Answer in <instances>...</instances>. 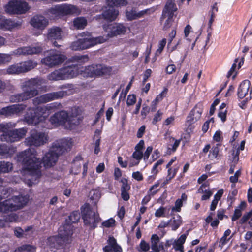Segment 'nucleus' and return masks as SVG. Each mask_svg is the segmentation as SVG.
I'll list each match as a JSON object with an SVG mask.
<instances>
[{"label":"nucleus","instance_id":"nucleus-1","mask_svg":"<svg viewBox=\"0 0 252 252\" xmlns=\"http://www.w3.org/2000/svg\"><path fill=\"white\" fill-rule=\"evenodd\" d=\"M17 160L22 163L24 172L27 171L35 179L40 178L41 161L36 157L35 150L28 149L20 152L17 156Z\"/></svg>","mask_w":252,"mask_h":252},{"label":"nucleus","instance_id":"nucleus-2","mask_svg":"<svg viewBox=\"0 0 252 252\" xmlns=\"http://www.w3.org/2000/svg\"><path fill=\"white\" fill-rule=\"evenodd\" d=\"M72 146L71 139L63 138L54 142L48 152L43 157L42 162L44 166L46 168L53 166L59 157L67 150H70Z\"/></svg>","mask_w":252,"mask_h":252},{"label":"nucleus","instance_id":"nucleus-3","mask_svg":"<svg viewBox=\"0 0 252 252\" xmlns=\"http://www.w3.org/2000/svg\"><path fill=\"white\" fill-rule=\"evenodd\" d=\"M82 76L86 78H96L104 77L108 78L112 72V67L104 64H92L83 67Z\"/></svg>","mask_w":252,"mask_h":252},{"label":"nucleus","instance_id":"nucleus-4","mask_svg":"<svg viewBox=\"0 0 252 252\" xmlns=\"http://www.w3.org/2000/svg\"><path fill=\"white\" fill-rule=\"evenodd\" d=\"M82 219L84 225L88 227L90 230L97 227L101 219L97 211H94L89 203H85L80 207Z\"/></svg>","mask_w":252,"mask_h":252},{"label":"nucleus","instance_id":"nucleus-5","mask_svg":"<svg viewBox=\"0 0 252 252\" xmlns=\"http://www.w3.org/2000/svg\"><path fill=\"white\" fill-rule=\"evenodd\" d=\"M11 126H9L6 127L4 133H2L0 136L1 140L8 143H14L18 142L22 139L27 133V128L26 127L13 129L16 126L14 123L10 122Z\"/></svg>","mask_w":252,"mask_h":252},{"label":"nucleus","instance_id":"nucleus-6","mask_svg":"<svg viewBox=\"0 0 252 252\" xmlns=\"http://www.w3.org/2000/svg\"><path fill=\"white\" fill-rule=\"evenodd\" d=\"M106 39L103 36L96 37H84L72 42L70 46L71 50L80 51L89 49L97 44L104 43Z\"/></svg>","mask_w":252,"mask_h":252},{"label":"nucleus","instance_id":"nucleus-7","mask_svg":"<svg viewBox=\"0 0 252 252\" xmlns=\"http://www.w3.org/2000/svg\"><path fill=\"white\" fill-rule=\"evenodd\" d=\"M37 63L32 60L21 61L9 65L5 70L6 74L8 75H19L25 73L34 69Z\"/></svg>","mask_w":252,"mask_h":252},{"label":"nucleus","instance_id":"nucleus-8","mask_svg":"<svg viewBox=\"0 0 252 252\" xmlns=\"http://www.w3.org/2000/svg\"><path fill=\"white\" fill-rule=\"evenodd\" d=\"M26 203L27 201L25 200L24 197L13 196L11 198L0 202V213L17 211L23 208Z\"/></svg>","mask_w":252,"mask_h":252},{"label":"nucleus","instance_id":"nucleus-9","mask_svg":"<svg viewBox=\"0 0 252 252\" xmlns=\"http://www.w3.org/2000/svg\"><path fill=\"white\" fill-rule=\"evenodd\" d=\"M175 2V0H167L162 10L160 19V21L161 22L164 19L167 18L163 27V30L164 31L168 30L171 27L174 21V12L177 10Z\"/></svg>","mask_w":252,"mask_h":252},{"label":"nucleus","instance_id":"nucleus-10","mask_svg":"<svg viewBox=\"0 0 252 252\" xmlns=\"http://www.w3.org/2000/svg\"><path fill=\"white\" fill-rule=\"evenodd\" d=\"M106 3L108 8L103 12L102 15L105 20L112 22L116 19L119 14V11L115 7L126 6L127 1V0H106Z\"/></svg>","mask_w":252,"mask_h":252},{"label":"nucleus","instance_id":"nucleus-11","mask_svg":"<svg viewBox=\"0 0 252 252\" xmlns=\"http://www.w3.org/2000/svg\"><path fill=\"white\" fill-rule=\"evenodd\" d=\"M67 59L66 56L56 50H50L47 55L41 60V63L49 68L58 66Z\"/></svg>","mask_w":252,"mask_h":252},{"label":"nucleus","instance_id":"nucleus-12","mask_svg":"<svg viewBox=\"0 0 252 252\" xmlns=\"http://www.w3.org/2000/svg\"><path fill=\"white\" fill-rule=\"evenodd\" d=\"M30 9L27 2L21 0H11L4 6V10L9 14H25Z\"/></svg>","mask_w":252,"mask_h":252},{"label":"nucleus","instance_id":"nucleus-13","mask_svg":"<svg viewBox=\"0 0 252 252\" xmlns=\"http://www.w3.org/2000/svg\"><path fill=\"white\" fill-rule=\"evenodd\" d=\"M43 119V117L39 107H30L28 108L24 116V121L28 125L36 126Z\"/></svg>","mask_w":252,"mask_h":252},{"label":"nucleus","instance_id":"nucleus-14","mask_svg":"<svg viewBox=\"0 0 252 252\" xmlns=\"http://www.w3.org/2000/svg\"><path fill=\"white\" fill-rule=\"evenodd\" d=\"M66 94V92L63 91L46 93L34 97L32 99V103L34 106H37L41 104L63 98Z\"/></svg>","mask_w":252,"mask_h":252},{"label":"nucleus","instance_id":"nucleus-15","mask_svg":"<svg viewBox=\"0 0 252 252\" xmlns=\"http://www.w3.org/2000/svg\"><path fill=\"white\" fill-rule=\"evenodd\" d=\"M42 84L41 79L33 78L26 80L22 83L21 88L24 92H32L30 98H33L38 94L37 88Z\"/></svg>","mask_w":252,"mask_h":252},{"label":"nucleus","instance_id":"nucleus-16","mask_svg":"<svg viewBox=\"0 0 252 252\" xmlns=\"http://www.w3.org/2000/svg\"><path fill=\"white\" fill-rule=\"evenodd\" d=\"M47 140V137L44 133L32 130L31 131L30 135L26 138V142L30 146L38 147L43 145Z\"/></svg>","mask_w":252,"mask_h":252},{"label":"nucleus","instance_id":"nucleus-17","mask_svg":"<svg viewBox=\"0 0 252 252\" xmlns=\"http://www.w3.org/2000/svg\"><path fill=\"white\" fill-rule=\"evenodd\" d=\"M76 10L75 6L62 4L56 5L49 9V12L56 17H60L74 14Z\"/></svg>","mask_w":252,"mask_h":252},{"label":"nucleus","instance_id":"nucleus-18","mask_svg":"<svg viewBox=\"0 0 252 252\" xmlns=\"http://www.w3.org/2000/svg\"><path fill=\"white\" fill-rule=\"evenodd\" d=\"M43 51V47L37 43L35 46H28L19 47L17 49L12 51V54L16 56H27L34 54H40Z\"/></svg>","mask_w":252,"mask_h":252},{"label":"nucleus","instance_id":"nucleus-19","mask_svg":"<svg viewBox=\"0 0 252 252\" xmlns=\"http://www.w3.org/2000/svg\"><path fill=\"white\" fill-rule=\"evenodd\" d=\"M203 111V105L202 102L197 103L190 111L187 117L186 125L189 128L192 125L198 121L201 117Z\"/></svg>","mask_w":252,"mask_h":252},{"label":"nucleus","instance_id":"nucleus-20","mask_svg":"<svg viewBox=\"0 0 252 252\" xmlns=\"http://www.w3.org/2000/svg\"><path fill=\"white\" fill-rule=\"evenodd\" d=\"M72 234V226L70 224H66L60 227L58 236L50 237L48 240L54 242L57 241L58 238H60L63 243H67Z\"/></svg>","mask_w":252,"mask_h":252},{"label":"nucleus","instance_id":"nucleus-21","mask_svg":"<svg viewBox=\"0 0 252 252\" xmlns=\"http://www.w3.org/2000/svg\"><path fill=\"white\" fill-rule=\"evenodd\" d=\"M26 107L24 104H16L3 107L0 109V116L9 117L17 115L25 110Z\"/></svg>","mask_w":252,"mask_h":252},{"label":"nucleus","instance_id":"nucleus-22","mask_svg":"<svg viewBox=\"0 0 252 252\" xmlns=\"http://www.w3.org/2000/svg\"><path fill=\"white\" fill-rule=\"evenodd\" d=\"M83 66L75 64L61 68L63 79H68L76 77L78 75H82Z\"/></svg>","mask_w":252,"mask_h":252},{"label":"nucleus","instance_id":"nucleus-23","mask_svg":"<svg viewBox=\"0 0 252 252\" xmlns=\"http://www.w3.org/2000/svg\"><path fill=\"white\" fill-rule=\"evenodd\" d=\"M68 121V113L64 110L56 112L50 118L51 123L56 126H63Z\"/></svg>","mask_w":252,"mask_h":252},{"label":"nucleus","instance_id":"nucleus-24","mask_svg":"<svg viewBox=\"0 0 252 252\" xmlns=\"http://www.w3.org/2000/svg\"><path fill=\"white\" fill-rule=\"evenodd\" d=\"M48 21L42 15H35L31 20L30 24L33 27L43 30L48 25Z\"/></svg>","mask_w":252,"mask_h":252},{"label":"nucleus","instance_id":"nucleus-25","mask_svg":"<svg viewBox=\"0 0 252 252\" xmlns=\"http://www.w3.org/2000/svg\"><path fill=\"white\" fill-rule=\"evenodd\" d=\"M109 29L111 30L107 36L109 37H113L120 34H124L126 32V29L122 24L110 25Z\"/></svg>","mask_w":252,"mask_h":252},{"label":"nucleus","instance_id":"nucleus-26","mask_svg":"<svg viewBox=\"0 0 252 252\" xmlns=\"http://www.w3.org/2000/svg\"><path fill=\"white\" fill-rule=\"evenodd\" d=\"M16 151V148L8 146L5 144H0V158L11 157Z\"/></svg>","mask_w":252,"mask_h":252},{"label":"nucleus","instance_id":"nucleus-27","mask_svg":"<svg viewBox=\"0 0 252 252\" xmlns=\"http://www.w3.org/2000/svg\"><path fill=\"white\" fill-rule=\"evenodd\" d=\"M150 9H146L137 13L135 9L126 11V16L128 21H132L143 17L144 15L150 14Z\"/></svg>","mask_w":252,"mask_h":252},{"label":"nucleus","instance_id":"nucleus-28","mask_svg":"<svg viewBox=\"0 0 252 252\" xmlns=\"http://www.w3.org/2000/svg\"><path fill=\"white\" fill-rule=\"evenodd\" d=\"M32 92H24L18 93L11 95L9 97L10 102L11 103L20 102L26 101L30 98Z\"/></svg>","mask_w":252,"mask_h":252},{"label":"nucleus","instance_id":"nucleus-29","mask_svg":"<svg viewBox=\"0 0 252 252\" xmlns=\"http://www.w3.org/2000/svg\"><path fill=\"white\" fill-rule=\"evenodd\" d=\"M250 86V82L247 80H244L240 83L237 90V95L240 99H243L247 94Z\"/></svg>","mask_w":252,"mask_h":252},{"label":"nucleus","instance_id":"nucleus-30","mask_svg":"<svg viewBox=\"0 0 252 252\" xmlns=\"http://www.w3.org/2000/svg\"><path fill=\"white\" fill-rule=\"evenodd\" d=\"M181 140L182 139H175V138L174 137H170V143L173 142V143L167 144L166 154L168 155H170L174 153L176 151L177 148H178Z\"/></svg>","mask_w":252,"mask_h":252},{"label":"nucleus","instance_id":"nucleus-31","mask_svg":"<svg viewBox=\"0 0 252 252\" xmlns=\"http://www.w3.org/2000/svg\"><path fill=\"white\" fill-rule=\"evenodd\" d=\"M62 30L58 27L51 28L48 31L47 35L49 40H56L61 39Z\"/></svg>","mask_w":252,"mask_h":252},{"label":"nucleus","instance_id":"nucleus-32","mask_svg":"<svg viewBox=\"0 0 252 252\" xmlns=\"http://www.w3.org/2000/svg\"><path fill=\"white\" fill-rule=\"evenodd\" d=\"M15 27V23L10 19H3L2 17L0 20V29L10 30Z\"/></svg>","mask_w":252,"mask_h":252},{"label":"nucleus","instance_id":"nucleus-33","mask_svg":"<svg viewBox=\"0 0 252 252\" xmlns=\"http://www.w3.org/2000/svg\"><path fill=\"white\" fill-rule=\"evenodd\" d=\"M89 59V58L88 55H79L72 56L69 59V61L72 63L77 62L80 64H84L88 62Z\"/></svg>","mask_w":252,"mask_h":252},{"label":"nucleus","instance_id":"nucleus-34","mask_svg":"<svg viewBox=\"0 0 252 252\" xmlns=\"http://www.w3.org/2000/svg\"><path fill=\"white\" fill-rule=\"evenodd\" d=\"M108 245L113 248L114 252H122V248L117 243L116 239L113 236H110L107 240Z\"/></svg>","mask_w":252,"mask_h":252},{"label":"nucleus","instance_id":"nucleus-35","mask_svg":"<svg viewBox=\"0 0 252 252\" xmlns=\"http://www.w3.org/2000/svg\"><path fill=\"white\" fill-rule=\"evenodd\" d=\"M171 222V226L172 230L173 231L176 230L182 224V220L181 217L177 215L176 217H173L172 219L169 220Z\"/></svg>","mask_w":252,"mask_h":252},{"label":"nucleus","instance_id":"nucleus-36","mask_svg":"<svg viewBox=\"0 0 252 252\" xmlns=\"http://www.w3.org/2000/svg\"><path fill=\"white\" fill-rule=\"evenodd\" d=\"M79 210H75L72 212L68 216V220H67L68 223L71 225L72 223H77L80 219L81 214Z\"/></svg>","mask_w":252,"mask_h":252},{"label":"nucleus","instance_id":"nucleus-37","mask_svg":"<svg viewBox=\"0 0 252 252\" xmlns=\"http://www.w3.org/2000/svg\"><path fill=\"white\" fill-rule=\"evenodd\" d=\"M13 169V164L10 162L0 161V174L8 173Z\"/></svg>","mask_w":252,"mask_h":252},{"label":"nucleus","instance_id":"nucleus-38","mask_svg":"<svg viewBox=\"0 0 252 252\" xmlns=\"http://www.w3.org/2000/svg\"><path fill=\"white\" fill-rule=\"evenodd\" d=\"M73 25L77 29H83L87 25V21L84 17H78L74 20Z\"/></svg>","mask_w":252,"mask_h":252},{"label":"nucleus","instance_id":"nucleus-39","mask_svg":"<svg viewBox=\"0 0 252 252\" xmlns=\"http://www.w3.org/2000/svg\"><path fill=\"white\" fill-rule=\"evenodd\" d=\"M48 79L51 81H58L60 80H64L62 72L61 69L56 70L51 72L48 76Z\"/></svg>","mask_w":252,"mask_h":252},{"label":"nucleus","instance_id":"nucleus-40","mask_svg":"<svg viewBox=\"0 0 252 252\" xmlns=\"http://www.w3.org/2000/svg\"><path fill=\"white\" fill-rule=\"evenodd\" d=\"M35 248L30 244H24L17 248L14 252H31Z\"/></svg>","mask_w":252,"mask_h":252},{"label":"nucleus","instance_id":"nucleus-41","mask_svg":"<svg viewBox=\"0 0 252 252\" xmlns=\"http://www.w3.org/2000/svg\"><path fill=\"white\" fill-rule=\"evenodd\" d=\"M231 232V231L229 229H228L225 231L223 235L220 240L219 247H222L229 241V240L230 239V238L227 239V237L230 234Z\"/></svg>","mask_w":252,"mask_h":252},{"label":"nucleus","instance_id":"nucleus-42","mask_svg":"<svg viewBox=\"0 0 252 252\" xmlns=\"http://www.w3.org/2000/svg\"><path fill=\"white\" fill-rule=\"evenodd\" d=\"M12 51L10 54L0 53V65L10 62L12 60Z\"/></svg>","mask_w":252,"mask_h":252},{"label":"nucleus","instance_id":"nucleus-43","mask_svg":"<svg viewBox=\"0 0 252 252\" xmlns=\"http://www.w3.org/2000/svg\"><path fill=\"white\" fill-rule=\"evenodd\" d=\"M90 199L92 200H97L101 196V193L99 189H92L89 193Z\"/></svg>","mask_w":252,"mask_h":252},{"label":"nucleus","instance_id":"nucleus-44","mask_svg":"<svg viewBox=\"0 0 252 252\" xmlns=\"http://www.w3.org/2000/svg\"><path fill=\"white\" fill-rule=\"evenodd\" d=\"M217 144L215 146H213L211 150L210 151L209 157L211 159L216 158L218 157L219 152V148Z\"/></svg>","mask_w":252,"mask_h":252},{"label":"nucleus","instance_id":"nucleus-45","mask_svg":"<svg viewBox=\"0 0 252 252\" xmlns=\"http://www.w3.org/2000/svg\"><path fill=\"white\" fill-rule=\"evenodd\" d=\"M164 162V160L163 159H160L158 160L157 162H156L152 169L151 173L157 175V174L159 172V170L158 169V167L159 165H161Z\"/></svg>","mask_w":252,"mask_h":252},{"label":"nucleus","instance_id":"nucleus-46","mask_svg":"<svg viewBox=\"0 0 252 252\" xmlns=\"http://www.w3.org/2000/svg\"><path fill=\"white\" fill-rule=\"evenodd\" d=\"M163 114V113L160 110H158L154 116L152 121V124L156 125L158 122L160 121L162 119Z\"/></svg>","mask_w":252,"mask_h":252},{"label":"nucleus","instance_id":"nucleus-47","mask_svg":"<svg viewBox=\"0 0 252 252\" xmlns=\"http://www.w3.org/2000/svg\"><path fill=\"white\" fill-rule=\"evenodd\" d=\"M168 89L167 88H164L163 90L158 94V95L156 98L153 100L156 103H158L160 101L162 100L163 98L166 96L167 93Z\"/></svg>","mask_w":252,"mask_h":252},{"label":"nucleus","instance_id":"nucleus-48","mask_svg":"<svg viewBox=\"0 0 252 252\" xmlns=\"http://www.w3.org/2000/svg\"><path fill=\"white\" fill-rule=\"evenodd\" d=\"M136 101V96L134 94H129L126 100V104L128 106L134 105Z\"/></svg>","mask_w":252,"mask_h":252},{"label":"nucleus","instance_id":"nucleus-49","mask_svg":"<svg viewBox=\"0 0 252 252\" xmlns=\"http://www.w3.org/2000/svg\"><path fill=\"white\" fill-rule=\"evenodd\" d=\"M139 252H147L150 249L149 244L147 243L145 240H142L140 243Z\"/></svg>","mask_w":252,"mask_h":252},{"label":"nucleus","instance_id":"nucleus-50","mask_svg":"<svg viewBox=\"0 0 252 252\" xmlns=\"http://www.w3.org/2000/svg\"><path fill=\"white\" fill-rule=\"evenodd\" d=\"M179 167L178 166L176 168H174L173 169H172V168H169L168 169L167 173H168V177L169 178V180H171L173 179L175 175H176L178 170H179Z\"/></svg>","mask_w":252,"mask_h":252},{"label":"nucleus","instance_id":"nucleus-51","mask_svg":"<svg viewBox=\"0 0 252 252\" xmlns=\"http://www.w3.org/2000/svg\"><path fill=\"white\" fill-rule=\"evenodd\" d=\"M115 223V220L113 218H110L106 220H105L102 223V225L103 227H106V228H110L111 227H112L113 225H114Z\"/></svg>","mask_w":252,"mask_h":252},{"label":"nucleus","instance_id":"nucleus-52","mask_svg":"<svg viewBox=\"0 0 252 252\" xmlns=\"http://www.w3.org/2000/svg\"><path fill=\"white\" fill-rule=\"evenodd\" d=\"M122 185L121 187V191H128L130 189V186L127 183V180L124 179L121 180Z\"/></svg>","mask_w":252,"mask_h":252},{"label":"nucleus","instance_id":"nucleus-53","mask_svg":"<svg viewBox=\"0 0 252 252\" xmlns=\"http://www.w3.org/2000/svg\"><path fill=\"white\" fill-rule=\"evenodd\" d=\"M252 216V212L251 211L245 214L240 220V224H242L246 223Z\"/></svg>","mask_w":252,"mask_h":252},{"label":"nucleus","instance_id":"nucleus-54","mask_svg":"<svg viewBox=\"0 0 252 252\" xmlns=\"http://www.w3.org/2000/svg\"><path fill=\"white\" fill-rule=\"evenodd\" d=\"M165 208L163 206H161L156 211L155 213V215L156 217L158 218L165 217Z\"/></svg>","mask_w":252,"mask_h":252},{"label":"nucleus","instance_id":"nucleus-55","mask_svg":"<svg viewBox=\"0 0 252 252\" xmlns=\"http://www.w3.org/2000/svg\"><path fill=\"white\" fill-rule=\"evenodd\" d=\"M238 61H239L238 58H236L234 60V63L232 65L231 67L230 68V70H229V71L227 73V78H229L231 76H232L233 73L235 71V69H236V68L237 66L236 63L238 62Z\"/></svg>","mask_w":252,"mask_h":252},{"label":"nucleus","instance_id":"nucleus-56","mask_svg":"<svg viewBox=\"0 0 252 252\" xmlns=\"http://www.w3.org/2000/svg\"><path fill=\"white\" fill-rule=\"evenodd\" d=\"M242 215V211L240 209L236 208L234 213L232 217L231 220L232 221L237 220Z\"/></svg>","mask_w":252,"mask_h":252},{"label":"nucleus","instance_id":"nucleus-57","mask_svg":"<svg viewBox=\"0 0 252 252\" xmlns=\"http://www.w3.org/2000/svg\"><path fill=\"white\" fill-rule=\"evenodd\" d=\"M166 39L165 38H163L161 41H160V42L158 43V48L157 50V53L160 54L162 52L163 49L164 48L166 45Z\"/></svg>","mask_w":252,"mask_h":252},{"label":"nucleus","instance_id":"nucleus-58","mask_svg":"<svg viewBox=\"0 0 252 252\" xmlns=\"http://www.w3.org/2000/svg\"><path fill=\"white\" fill-rule=\"evenodd\" d=\"M132 177L137 181H141L143 180V176L139 171L133 172Z\"/></svg>","mask_w":252,"mask_h":252},{"label":"nucleus","instance_id":"nucleus-59","mask_svg":"<svg viewBox=\"0 0 252 252\" xmlns=\"http://www.w3.org/2000/svg\"><path fill=\"white\" fill-rule=\"evenodd\" d=\"M150 108L147 105L144 104L142 107V109L141 112V115L143 119H145L147 114L149 113Z\"/></svg>","mask_w":252,"mask_h":252},{"label":"nucleus","instance_id":"nucleus-60","mask_svg":"<svg viewBox=\"0 0 252 252\" xmlns=\"http://www.w3.org/2000/svg\"><path fill=\"white\" fill-rule=\"evenodd\" d=\"M227 110H219V112L218 114V116L220 118L221 121L224 123L226 121V115H227Z\"/></svg>","mask_w":252,"mask_h":252},{"label":"nucleus","instance_id":"nucleus-61","mask_svg":"<svg viewBox=\"0 0 252 252\" xmlns=\"http://www.w3.org/2000/svg\"><path fill=\"white\" fill-rule=\"evenodd\" d=\"M132 157L133 158L136 160H141L143 157V153L142 151H136L132 153Z\"/></svg>","mask_w":252,"mask_h":252},{"label":"nucleus","instance_id":"nucleus-62","mask_svg":"<svg viewBox=\"0 0 252 252\" xmlns=\"http://www.w3.org/2000/svg\"><path fill=\"white\" fill-rule=\"evenodd\" d=\"M160 185V181L159 180H158L156 182V183L153 185L151 187V188L149 189V192H151V194L152 195H155L156 193H157V192L158 191L159 189H157L155 190H154V189L157 188Z\"/></svg>","mask_w":252,"mask_h":252},{"label":"nucleus","instance_id":"nucleus-63","mask_svg":"<svg viewBox=\"0 0 252 252\" xmlns=\"http://www.w3.org/2000/svg\"><path fill=\"white\" fill-rule=\"evenodd\" d=\"M152 70L151 69H146L143 74V79L142 81L143 84H145L147 81L148 79L151 76Z\"/></svg>","mask_w":252,"mask_h":252},{"label":"nucleus","instance_id":"nucleus-64","mask_svg":"<svg viewBox=\"0 0 252 252\" xmlns=\"http://www.w3.org/2000/svg\"><path fill=\"white\" fill-rule=\"evenodd\" d=\"M204 194L201 196L202 200H208L213 194V192L210 190L205 189Z\"/></svg>","mask_w":252,"mask_h":252}]
</instances>
